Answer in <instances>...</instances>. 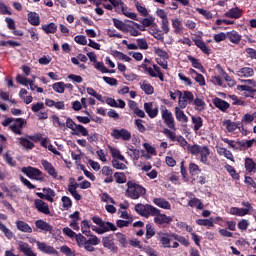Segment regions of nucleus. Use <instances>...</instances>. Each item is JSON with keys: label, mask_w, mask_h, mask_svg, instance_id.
Returning a JSON list of instances; mask_svg holds the SVG:
<instances>
[{"label": "nucleus", "mask_w": 256, "mask_h": 256, "mask_svg": "<svg viewBox=\"0 0 256 256\" xmlns=\"http://www.w3.org/2000/svg\"><path fill=\"white\" fill-rule=\"evenodd\" d=\"M127 190L126 195L130 197V199H139V197H143L147 191L143 188V186L133 182L129 181L127 183Z\"/></svg>", "instance_id": "f257e3e1"}, {"label": "nucleus", "mask_w": 256, "mask_h": 256, "mask_svg": "<svg viewBox=\"0 0 256 256\" xmlns=\"http://www.w3.org/2000/svg\"><path fill=\"white\" fill-rule=\"evenodd\" d=\"M237 91H241L244 97L255 98L256 95V82L254 80H244L243 85L236 87Z\"/></svg>", "instance_id": "f03ea898"}, {"label": "nucleus", "mask_w": 256, "mask_h": 256, "mask_svg": "<svg viewBox=\"0 0 256 256\" xmlns=\"http://www.w3.org/2000/svg\"><path fill=\"white\" fill-rule=\"evenodd\" d=\"M135 211L138 213V215L146 218L149 217V215H157V213H161L160 209H157L149 204H137L135 206Z\"/></svg>", "instance_id": "7ed1b4c3"}, {"label": "nucleus", "mask_w": 256, "mask_h": 256, "mask_svg": "<svg viewBox=\"0 0 256 256\" xmlns=\"http://www.w3.org/2000/svg\"><path fill=\"white\" fill-rule=\"evenodd\" d=\"M242 207H231L230 215H236V217H245V215H251L253 206L249 202H242Z\"/></svg>", "instance_id": "20e7f679"}, {"label": "nucleus", "mask_w": 256, "mask_h": 256, "mask_svg": "<svg viewBox=\"0 0 256 256\" xmlns=\"http://www.w3.org/2000/svg\"><path fill=\"white\" fill-rule=\"evenodd\" d=\"M195 100V96L190 91H182L180 94V100H178V107L185 109L187 105H191Z\"/></svg>", "instance_id": "39448f33"}, {"label": "nucleus", "mask_w": 256, "mask_h": 256, "mask_svg": "<svg viewBox=\"0 0 256 256\" xmlns=\"http://www.w3.org/2000/svg\"><path fill=\"white\" fill-rule=\"evenodd\" d=\"M161 115L167 127L175 131L177 128H175V118H173V113H171V111L166 107H163L161 109Z\"/></svg>", "instance_id": "423d86ee"}, {"label": "nucleus", "mask_w": 256, "mask_h": 256, "mask_svg": "<svg viewBox=\"0 0 256 256\" xmlns=\"http://www.w3.org/2000/svg\"><path fill=\"white\" fill-rule=\"evenodd\" d=\"M21 171L22 173H24V175L29 177V179H35L36 181L43 180V178H41V175H43V173L37 168L28 166V167H23Z\"/></svg>", "instance_id": "0eeeda50"}, {"label": "nucleus", "mask_w": 256, "mask_h": 256, "mask_svg": "<svg viewBox=\"0 0 256 256\" xmlns=\"http://www.w3.org/2000/svg\"><path fill=\"white\" fill-rule=\"evenodd\" d=\"M93 223H95L96 225H99L100 227L103 228V230L106 233H109V231H117V226H115V224L111 223V222H106L103 221V219H101L98 216H94L92 218Z\"/></svg>", "instance_id": "6e6552de"}, {"label": "nucleus", "mask_w": 256, "mask_h": 256, "mask_svg": "<svg viewBox=\"0 0 256 256\" xmlns=\"http://www.w3.org/2000/svg\"><path fill=\"white\" fill-rule=\"evenodd\" d=\"M24 125H27V121L23 118H16L10 125V130L14 132L15 135H21L23 132Z\"/></svg>", "instance_id": "1a4fd4ad"}, {"label": "nucleus", "mask_w": 256, "mask_h": 256, "mask_svg": "<svg viewBox=\"0 0 256 256\" xmlns=\"http://www.w3.org/2000/svg\"><path fill=\"white\" fill-rule=\"evenodd\" d=\"M111 137L114 139H122L123 141H131V132L129 130L122 129H113L111 132Z\"/></svg>", "instance_id": "9d476101"}, {"label": "nucleus", "mask_w": 256, "mask_h": 256, "mask_svg": "<svg viewBox=\"0 0 256 256\" xmlns=\"http://www.w3.org/2000/svg\"><path fill=\"white\" fill-rule=\"evenodd\" d=\"M35 243L37 245L38 251L46 253V255H59V253L57 252V250H55V248H53V246H49L45 242L35 241Z\"/></svg>", "instance_id": "9b49d317"}, {"label": "nucleus", "mask_w": 256, "mask_h": 256, "mask_svg": "<svg viewBox=\"0 0 256 256\" xmlns=\"http://www.w3.org/2000/svg\"><path fill=\"white\" fill-rule=\"evenodd\" d=\"M16 245L18 247V251L24 253L26 256H37V253L33 252V249L29 247V244L18 240L16 241Z\"/></svg>", "instance_id": "f8f14e48"}, {"label": "nucleus", "mask_w": 256, "mask_h": 256, "mask_svg": "<svg viewBox=\"0 0 256 256\" xmlns=\"http://www.w3.org/2000/svg\"><path fill=\"white\" fill-rule=\"evenodd\" d=\"M222 125L223 127L226 128V131H228V133H233V131H237V129H241V123L233 122L229 119L222 121Z\"/></svg>", "instance_id": "ddd939ff"}, {"label": "nucleus", "mask_w": 256, "mask_h": 256, "mask_svg": "<svg viewBox=\"0 0 256 256\" xmlns=\"http://www.w3.org/2000/svg\"><path fill=\"white\" fill-rule=\"evenodd\" d=\"M34 205L37 211H39L40 213H44V215H49V213H51L49 210V205H47V203H45L41 199H36L34 201Z\"/></svg>", "instance_id": "4468645a"}, {"label": "nucleus", "mask_w": 256, "mask_h": 256, "mask_svg": "<svg viewBox=\"0 0 256 256\" xmlns=\"http://www.w3.org/2000/svg\"><path fill=\"white\" fill-rule=\"evenodd\" d=\"M144 111L151 119H155V117L159 114V108H153L152 102L144 103Z\"/></svg>", "instance_id": "2eb2a0df"}, {"label": "nucleus", "mask_w": 256, "mask_h": 256, "mask_svg": "<svg viewBox=\"0 0 256 256\" xmlns=\"http://www.w3.org/2000/svg\"><path fill=\"white\" fill-rule=\"evenodd\" d=\"M182 109H184V108H181L180 106H176L174 108L175 117H176L177 121H179L180 123H189V117H187V115L185 114V112Z\"/></svg>", "instance_id": "dca6fc26"}, {"label": "nucleus", "mask_w": 256, "mask_h": 256, "mask_svg": "<svg viewBox=\"0 0 256 256\" xmlns=\"http://www.w3.org/2000/svg\"><path fill=\"white\" fill-rule=\"evenodd\" d=\"M41 165L44 167L45 171L51 175V177L57 179V170L53 167V164L47 160H41Z\"/></svg>", "instance_id": "f3484780"}, {"label": "nucleus", "mask_w": 256, "mask_h": 256, "mask_svg": "<svg viewBox=\"0 0 256 256\" xmlns=\"http://www.w3.org/2000/svg\"><path fill=\"white\" fill-rule=\"evenodd\" d=\"M154 223H156V225H163V224H169L171 223V221H173V218L165 215V214H160L159 212L157 214L154 215Z\"/></svg>", "instance_id": "a211bd4d"}, {"label": "nucleus", "mask_w": 256, "mask_h": 256, "mask_svg": "<svg viewBox=\"0 0 256 256\" xmlns=\"http://www.w3.org/2000/svg\"><path fill=\"white\" fill-rule=\"evenodd\" d=\"M78 188L79 184L77 182H70L68 191L76 201H81V194L77 193Z\"/></svg>", "instance_id": "6ab92c4d"}, {"label": "nucleus", "mask_w": 256, "mask_h": 256, "mask_svg": "<svg viewBox=\"0 0 256 256\" xmlns=\"http://www.w3.org/2000/svg\"><path fill=\"white\" fill-rule=\"evenodd\" d=\"M209 155H211V150L207 146H202L200 150V161L204 165L209 163Z\"/></svg>", "instance_id": "aec40b11"}, {"label": "nucleus", "mask_w": 256, "mask_h": 256, "mask_svg": "<svg viewBox=\"0 0 256 256\" xmlns=\"http://www.w3.org/2000/svg\"><path fill=\"white\" fill-rule=\"evenodd\" d=\"M236 75L238 77H253V75H255V71H253V68L251 67H244V68H241L239 69L237 72H236Z\"/></svg>", "instance_id": "412c9836"}, {"label": "nucleus", "mask_w": 256, "mask_h": 256, "mask_svg": "<svg viewBox=\"0 0 256 256\" xmlns=\"http://www.w3.org/2000/svg\"><path fill=\"white\" fill-rule=\"evenodd\" d=\"M16 227L18 231H21L22 233H33V229L29 224H27V222L21 220L16 221Z\"/></svg>", "instance_id": "4be33fe9"}, {"label": "nucleus", "mask_w": 256, "mask_h": 256, "mask_svg": "<svg viewBox=\"0 0 256 256\" xmlns=\"http://www.w3.org/2000/svg\"><path fill=\"white\" fill-rule=\"evenodd\" d=\"M241 15H243V11L237 7L232 8L225 13V17H229L230 19H239Z\"/></svg>", "instance_id": "5701e85b"}, {"label": "nucleus", "mask_w": 256, "mask_h": 256, "mask_svg": "<svg viewBox=\"0 0 256 256\" xmlns=\"http://www.w3.org/2000/svg\"><path fill=\"white\" fill-rule=\"evenodd\" d=\"M213 103L217 109H220V111H227V109H229V103L221 98H215Z\"/></svg>", "instance_id": "b1692460"}, {"label": "nucleus", "mask_w": 256, "mask_h": 256, "mask_svg": "<svg viewBox=\"0 0 256 256\" xmlns=\"http://www.w3.org/2000/svg\"><path fill=\"white\" fill-rule=\"evenodd\" d=\"M72 135H82L83 137H87L89 135V131L85 126L77 124L74 131H72Z\"/></svg>", "instance_id": "393cba45"}, {"label": "nucleus", "mask_w": 256, "mask_h": 256, "mask_svg": "<svg viewBox=\"0 0 256 256\" xmlns=\"http://www.w3.org/2000/svg\"><path fill=\"white\" fill-rule=\"evenodd\" d=\"M28 23H30V25H34V27L39 26L40 17L37 14V12H29L28 13Z\"/></svg>", "instance_id": "a878e982"}, {"label": "nucleus", "mask_w": 256, "mask_h": 256, "mask_svg": "<svg viewBox=\"0 0 256 256\" xmlns=\"http://www.w3.org/2000/svg\"><path fill=\"white\" fill-rule=\"evenodd\" d=\"M108 149L113 157V159H118L119 161H125V156L121 154V151L113 146H108Z\"/></svg>", "instance_id": "bb28decb"}, {"label": "nucleus", "mask_w": 256, "mask_h": 256, "mask_svg": "<svg viewBox=\"0 0 256 256\" xmlns=\"http://www.w3.org/2000/svg\"><path fill=\"white\" fill-rule=\"evenodd\" d=\"M153 203L160 207L161 209H171V203L163 198H155Z\"/></svg>", "instance_id": "cd10ccee"}, {"label": "nucleus", "mask_w": 256, "mask_h": 256, "mask_svg": "<svg viewBox=\"0 0 256 256\" xmlns=\"http://www.w3.org/2000/svg\"><path fill=\"white\" fill-rule=\"evenodd\" d=\"M18 145H20V147H23L24 149H27L28 151L35 147V144L31 142V140L26 138L18 139Z\"/></svg>", "instance_id": "c85d7f7f"}, {"label": "nucleus", "mask_w": 256, "mask_h": 256, "mask_svg": "<svg viewBox=\"0 0 256 256\" xmlns=\"http://www.w3.org/2000/svg\"><path fill=\"white\" fill-rule=\"evenodd\" d=\"M173 235H169V234H161L160 236V243L163 247L165 248H170L171 247V241H172V238Z\"/></svg>", "instance_id": "c756f323"}, {"label": "nucleus", "mask_w": 256, "mask_h": 256, "mask_svg": "<svg viewBox=\"0 0 256 256\" xmlns=\"http://www.w3.org/2000/svg\"><path fill=\"white\" fill-rule=\"evenodd\" d=\"M227 37L231 43L237 45L241 41V35L237 31H231L227 33Z\"/></svg>", "instance_id": "7c9ffc66"}, {"label": "nucleus", "mask_w": 256, "mask_h": 256, "mask_svg": "<svg viewBox=\"0 0 256 256\" xmlns=\"http://www.w3.org/2000/svg\"><path fill=\"white\" fill-rule=\"evenodd\" d=\"M36 227H37V229H41L42 231H46V232L53 230V226H50L49 223H47L43 220H37Z\"/></svg>", "instance_id": "2f4dec72"}, {"label": "nucleus", "mask_w": 256, "mask_h": 256, "mask_svg": "<svg viewBox=\"0 0 256 256\" xmlns=\"http://www.w3.org/2000/svg\"><path fill=\"white\" fill-rule=\"evenodd\" d=\"M188 61L192 63V67H194V69H199L201 73L205 72V68H203V65L201 64V62H199L197 58H194L193 56H188Z\"/></svg>", "instance_id": "473e14b6"}, {"label": "nucleus", "mask_w": 256, "mask_h": 256, "mask_svg": "<svg viewBox=\"0 0 256 256\" xmlns=\"http://www.w3.org/2000/svg\"><path fill=\"white\" fill-rule=\"evenodd\" d=\"M192 123L194 125V131L197 133V131L203 127V118L199 116H192Z\"/></svg>", "instance_id": "72a5a7b5"}, {"label": "nucleus", "mask_w": 256, "mask_h": 256, "mask_svg": "<svg viewBox=\"0 0 256 256\" xmlns=\"http://www.w3.org/2000/svg\"><path fill=\"white\" fill-rule=\"evenodd\" d=\"M194 43L196 46L199 47V49H201V51H203V53H205L206 55H209V52L211 51V49H209V46H207L205 42H203L201 39H196L194 40Z\"/></svg>", "instance_id": "f704fd0d"}, {"label": "nucleus", "mask_w": 256, "mask_h": 256, "mask_svg": "<svg viewBox=\"0 0 256 256\" xmlns=\"http://www.w3.org/2000/svg\"><path fill=\"white\" fill-rule=\"evenodd\" d=\"M0 231H2V233H4L5 237H7V239H13L15 237V234L13 233V231H11L9 228H7V226H5V224L0 222Z\"/></svg>", "instance_id": "c9c22d12"}, {"label": "nucleus", "mask_w": 256, "mask_h": 256, "mask_svg": "<svg viewBox=\"0 0 256 256\" xmlns=\"http://www.w3.org/2000/svg\"><path fill=\"white\" fill-rule=\"evenodd\" d=\"M239 147H242V149H251L253 145H255V139L251 140H241L237 142Z\"/></svg>", "instance_id": "e433bc0d"}, {"label": "nucleus", "mask_w": 256, "mask_h": 256, "mask_svg": "<svg viewBox=\"0 0 256 256\" xmlns=\"http://www.w3.org/2000/svg\"><path fill=\"white\" fill-rule=\"evenodd\" d=\"M120 10L122 11L123 15H125V17L137 21V14L135 12H130L129 8H127L126 5H124Z\"/></svg>", "instance_id": "4c0bfd02"}, {"label": "nucleus", "mask_w": 256, "mask_h": 256, "mask_svg": "<svg viewBox=\"0 0 256 256\" xmlns=\"http://www.w3.org/2000/svg\"><path fill=\"white\" fill-rule=\"evenodd\" d=\"M42 191L45 195L46 201H50V203H53V197H55V191H53L51 188H43Z\"/></svg>", "instance_id": "58836bf2"}, {"label": "nucleus", "mask_w": 256, "mask_h": 256, "mask_svg": "<svg viewBox=\"0 0 256 256\" xmlns=\"http://www.w3.org/2000/svg\"><path fill=\"white\" fill-rule=\"evenodd\" d=\"M189 207H196V209H203L204 205L198 198H192L188 202Z\"/></svg>", "instance_id": "ea45409f"}, {"label": "nucleus", "mask_w": 256, "mask_h": 256, "mask_svg": "<svg viewBox=\"0 0 256 256\" xmlns=\"http://www.w3.org/2000/svg\"><path fill=\"white\" fill-rule=\"evenodd\" d=\"M172 26L175 33H181L183 31V23L178 18L172 20Z\"/></svg>", "instance_id": "a19ab883"}, {"label": "nucleus", "mask_w": 256, "mask_h": 256, "mask_svg": "<svg viewBox=\"0 0 256 256\" xmlns=\"http://www.w3.org/2000/svg\"><path fill=\"white\" fill-rule=\"evenodd\" d=\"M103 246L106 247V249H113V246L115 243L113 242V237L106 236L102 239Z\"/></svg>", "instance_id": "79ce46f5"}, {"label": "nucleus", "mask_w": 256, "mask_h": 256, "mask_svg": "<svg viewBox=\"0 0 256 256\" xmlns=\"http://www.w3.org/2000/svg\"><path fill=\"white\" fill-rule=\"evenodd\" d=\"M141 89H142V91H144V93H146V95H153V93L155 91L154 88L152 87V85L147 82H143L141 84Z\"/></svg>", "instance_id": "37998d69"}, {"label": "nucleus", "mask_w": 256, "mask_h": 256, "mask_svg": "<svg viewBox=\"0 0 256 256\" xmlns=\"http://www.w3.org/2000/svg\"><path fill=\"white\" fill-rule=\"evenodd\" d=\"M113 24L119 31H127V25L123 21L113 18Z\"/></svg>", "instance_id": "c03bdc74"}, {"label": "nucleus", "mask_w": 256, "mask_h": 256, "mask_svg": "<svg viewBox=\"0 0 256 256\" xmlns=\"http://www.w3.org/2000/svg\"><path fill=\"white\" fill-rule=\"evenodd\" d=\"M81 231L86 237H89L91 235L90 227H89V221L84 220L81 223Z\"/></svg>", "instance_id": "a18cd8bd"}, {"label": "nucleus", "mask_w": 256, "mask_h": 256, "mask_svg": "<svg viewBox=\"0 0 256 256\" xmlns=\"http://www.w3.org/2000/svg\"><path fill=\"white\" fill-rule=\"evenodd\" d=\"M256 117H255V112H253L252 114L246 113L243 117H242V123H245V125H250V123L252 121H255Z\"/></svg>", "instance_id": "49530a36"}, {"label": "nucleus", "mask_w": 256, "mask_h": 256, "mask_svg": "<svg viewBox=\"0 0 256 256\" xmlns=\"http://www.w3.org/2000/svg\"><path fill=\"white\" fill-rule=\"evenodd\" d=\"M114 57H116V59H119L120 61H125L126 63H129V61H131V57L119 51H114Z\"/></svg>", "instance_id": "de8ad7c7"}, {"label": "nucleus", "mask_w": 256, "mask_h": 256, "mask_svg": "<svg viewBox=\"0 0 256 256\" xmlns=\"http://www.w3.org/2000/svg\"><path fill=\"white\" fill-rule=\"evenodd\" d=\"M197 225L202 227H213V219H198L196 220Z\"/></svg>", "instance_id": "09e8293b"}, {"label": "nucleus", "mask_w": 256, "mask_h": 256, "mask_svg": "<svg viewBox=\"0 0 256 256\" xmlns=\"http://www.w3.org/2000/svg\"><path fill=\"white\" fill-rule=\"evenodd\" d=\"M245 169L248 173H252L253 169H255V162L251 158L245 159Z\"/></svg>", "instance_id": "8fccbe9b"}, {"label": "nucleus", "mask_w": 256, "mask_h": 256, "mask_svg": "<svg viewBox=\"0 0 256 256\" xmlns=\"http://www.w3.org/2000/svg\"><path fill=\"white\" fill-rule=\"evenodd\" d=\"M114 178L116 179V183H127V176L123 172H116Z\"/></svg>", "instance_id": "3c124183"}, {"label": "nucleus", "mask_w": 256, "mask_h": 256, "mask_svg": "<svg viewBox=\"0 0 256 256\" xmlns=\"http://www.w3.org/2000/svg\"><path fill=\"white\" fill-rule=\"evenodd\" d=\"M52 89L56 93H65V83H63V82L54 83L52 86Z\"/></svg>", "instance_id": "603ef678"}, {"label": "nucleus", "mask_w": 256, "mask_h": 256, "mask_svg": "<svg viewBox=\"0 0 256 256\" xmlns=\"http://www.w3.org/2000/svg\"><path fill=\"white\" fill-rule=\"evenodd\" d=\"M203 146H199L197 144L188 146L187 151H189L192 155H199L201 153V149Z\"/></svg>", "instance_id": "864d4df0"}, {"label": "nucleus", "mask_w": 256, "mask_h": 256, "mask_svg": "<svg viewBox=\"0 0 256 256\" xmlns=\"http://www.w3.org/2000/svg\"><path fill=\"white\" fill-rule=\"evenodd\" d=\"M172 237L175 239V241H178V243L184 245V247H189V240H187L185 237L176 234H172Z\"/></svg>", "instance_id": "5fc2aeb1"}, {"label": "nucleus", "mask_w": 256, "mask_h": 256, "mask_svg": "<svg viewBox=\"0 0 256 256\" xmlns=\"http://www.w3.org/2000/svg\"><path fill=\"white\" fill-rule=\"evenodd\" d=\"M42 29L45 33H55L57 31V25H55V23H50L42 26Z\"/></svg>", "instance_id": "6e6d98bb"}, {"label": "nucleus", "mask_w": 256, "mask_h": 256, "mask_svg": "<svg viewBox=\"0 0 256 256\" xmlns=\"http://www.w3.org/2000/svg\"><path fill=\"white\" fill-rule=\"evenodd\" d=\"M86 91L88 93V95H91V97H95V99H97L98 101H101L103 103V96H101L100 94H97V92L91 88V87H88L86 88Z\"/></svg>", "instance_id": "4d7b16f0"}, {"label": "nucleus", "mask_w": 256, "mask_h": 256, "mask_svg": "<svg viewBox=\"0 0 256 256\" xmlns=\"http://www.w3.org/2000/svg\"><path fill=\"white\" fill-rule=\"evenodd\" d=\"M135 7L137 9V11L143 16V17H147L149 15V12L147 11V8H145L143 5H141V3L136 2L135 3Z\"/></svg>", "instance_id": "13d9d810"}, {"label": "nucleus", "mask_w": 256, "mask_h": 256, "mask_svg": "<svg viewBox=\"0 0 256 256\" xmlns=\"http://www.w3.org/2000/svg\"><path fill=\"white\" fill-rule=\"evenodd\" d=\"M62 205L64 209H71V207L73 206V201H71V198L67 197V196H63L62 197Z\"/></svg>", "instance_id": "bf43d9fd"}, {"label": "nucleus", "mask_w": 256, "mask_h": 256, "mask_svg": "<svg viewBox=\"0 0 256 256\" xmlns=\"http://www.w3.org/2000/svg\"><path fill=\"white\" fill-rule=\"evenodd\" d=\"M129 157L133 159L134 161H137L139 159V150L135 148H129L127 151Z\"/></svg>", "instance_id": "052dcab7"}, {"label": "nucleus", "mask_w": 256, "mask_h": 256, "mask_svg": "<svg viewBox=\"0 0 256 256\" xmlns=\"http://www.w3.org/2000/svg\"><path fill=\"white\" fill-rule=\"evenodd\" d=\"M143 27H151L155 23V17L150 16L149 18H144L141 21Z\"/></svg>", "instance_id": "680f3d73"}, {"label": "nucleus", "mask_w": 256, "mask_h": 256, "mask_svg": "<svg viewBox=\"0 0 256 256\" xmlns=\"http://www.w3.org/2000/svg\"><path fill=\"white\" fill-rule=\"evenodd\" d=\"M33 113H39V111H43L45 109V104L43 102H38L36 104H32L31 107Z\"/></svg>", "instance_id": "e2e57ef3"}, {"label": "nucleus", "mask_w": 256, "mask_h": 256, "mask_svg": "<svg viewBox=\"0 0 256 256\" xmlns=\"http://www.w3.org/2000/svg\"><path fill=\"white\" fill-rule=\"evenodd\" d=\"M75 239L80 247H84V245L87 243V238H85V236H83L82 234H76Z\"/></svg>", "instance_id": "0e129e2a"}, {"label": "nucleus", "mask_w": 256, "mask_h": 256, "mask_svg": "<svg viewBox=\"0 0 256 256\" xmlns=\"http://www.w3.org/2000/svg\"><path fill=\"white\" fill-rule=\"evenodd\" d=\"M197 13L200 15H203L205 19H213V14H211L208 10H205L203 8H196Z\"/></svg>", "instance_id": "69168bd1"}, {"label": "nucleus", "mask_w": 256, "mask_h": 256, "mask_svg": "<svg viewBox=\"0 0 256 256\" xmlns=\"http://www.w3.org/2000/svg\"><path fill=\"white\" fill-rule=\"evenodd\" d=\"M225 169L226 171L229 172V174L231 175V177H233V179H239V174L237 173V171H235V168H233V166L226 165Z\"/></svg>", "instance_id": "338daca9"}, {"label": "nucleus", "mask_w": 256, "mask_h": 256, "mask_svg": "<svg viewBox=\"0 0 256 256\" xmlns=\"http://www.w3.org/2000/svg\"><path fill=\"white\" fill-rule=\"evenodd\" d=\"M89 240H86V243H89L90 245H99V243H101V240L95 236V235H90L89 236Z\"/></svg>", "instance_id": "774afa93"}]
</instances>
